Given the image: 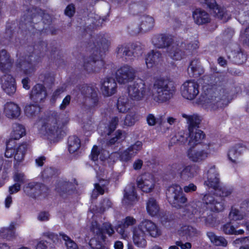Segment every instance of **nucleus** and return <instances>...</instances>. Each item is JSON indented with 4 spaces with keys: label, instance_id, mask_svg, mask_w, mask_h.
Wrapping results in <instances>:
<instances>
[{
    "label": "nucleus",
    "instance_id": "nucleus-1",
    "mask_svg": "<svg viewBox=\"0 0 249 249\" xmlns=\"http://www.w3.org/2000/svg\"><path fill=\"white\" fill-rule=\"evenodd\" d=\"M202 201L203 204L199 201L190 202L185 206L183 215L193 221L200 219L206 224L213 226L216 218L211 212L223 211L225 209L224 201L220 197L208 194L203 196Z\"/></svg>",
    "mask_w": 249,
    "mask_h": 249
},
{
    "label": "nucleus",
    "instance_id": "nucleus-2",
    "mask_svg": "<svg viewBox=\"0 0 249 249\" xmlns=\"http://www.w3.org/2000/svg\"><path fill=\"white\" fill-rule=\"evenodd\" d=\"M214 88L210 90V94L206 99L208 106L215 110L224 106L227 95L229 93V88L227 78L220 73H215L211 77Z\"/></svg>",
    "mask_w": 249,
    "mask_h": 249
},
{
    "label": "nucleus",
    "instance_id": "nucleus-3",
    "mask_svg": "<svg viewBox=\"0 0 249 249\" xmlns=\"http://www.w3.org/2000/svg\"><path fill=\"white\" fill-rule=\"evenodd\" d=\"M69 121V117L67 114L53 112L39 122L41 125L40 133L50 139L57 138Z\"/></svg>",
    "mask_w": 249,
    "mask_h": 249
},
{
    "label": "nucleus",
    "instance_id": "nucleus-4",
    "mask_svg": "<svg viewBox=\"0 0 249 249\" xmlns=\"http://www.w3.org/2000/svg\"><path fill=\"white\" fill-rule=\"evenodd\" d=\"M133 242L135 245L140 248L146 246V234L153 237L160 235L161 231L157 225L151 220L144 219L136 226L132 228Z\"/></svg>",
    "mask_w": 249,
    "mask_h": 249
},
{
    "label": "nucleus",
    "instance_id": "nucleus-5",
    "mask_svg": "<svg viewBox=\"0 0 249 249\" xmlns=\"http://www.w3.org/2000/svg\"><path fill=\"white\" fill-rule=\"evenodd\" d=\"M176 92L175 83L169 78H160L155 81L152 96L156 102L163 103L169 101Z\"/></svg>",
    "mask_w": 249,
    "mask_h": 249
},
{
    "label": "nucleus",
    "instance_id": "nucleus-6",
    "mask_svg": "<svg viewBox=\"0 0 249 249\" xmlns=\"http://www.w3.org/2000/svg\"><path fill=\"white\" fill-rule=\"evenodd\" d=\"M183 118L186 119L189 132L188 145L194 147L202 143L205 135L203 132L198 129L201 119L197 114L187 115L182 114Z\"/></svg>",
    "mask_w": 249,
    "mask_h": 249
},
{
    "label": "nucleus",
    "instance_id": "nucleus-7",
    "mask_svg": "<svg viewBox=\"0 0 249 249\" xmlns=\"http://www.w3.org/2000/svg\"><path fill=\"white\" fill-rule=\"evenodd\" d=\"M207 179L204 184L210 189H212L222 197H226L231 194L233 189L230 187H221L220 186L219 174L215 165H212L207 172Z\"/></svg>",
    "mask_w": 249,
    "mask_h": 249
},
{
    "label": "nucleus",
    "instance_id": "nucleus-8",
    "mask_svg": "<svg viewBox=\"0 0 249 249\" xmlns=\"http://www.w3.org/2000/svg\"><path fill=\"white\" fill-rule=\"evenodd\" d=\"M39 61V57L32 53L29 55L19 56L16 61V65L25 74L30 75L35 72Z\"/></svg>",
    "mask_w": 249,
    "mask_h": 249
},
{
    "label": "nucleus",
    "instance_id": "nucleus-9",
    "mask_svg": "<svg viewBox=\"0 0 249 249\" xmlns=\"http://www.w3.org/2000/svg\"><path fill=\"white\" fill-rule=\"evenodd\" d=\"M166 197L169 203L177 209H180L187 201V198L183 193L181 187L177 184H173L167 190Z\"/></svg>",
    "mask_w": 249,
    "mask_h": 249
},
{
    "label": "nucleus",
    "instance_id": "nucleus-10",
    "mask_svg": "<svg viewBox=\"0 0 249 249\" xmlns=\"http://www.w3.org/2000/svg\"><path fill=\"white\" fill-rule=\"evenodd\" d=\"M213 144L211 143L202 145V147H191L187 151V156L192 161L200 162L205 160L212 150Z\"/></svg>",
    "mask_w": 249,
    "mask_h": 249
},
{
    "label": "nucleus",
    "instance_id": "nucleus-11",
    "mask_svg": "<svg viewBox=\"0 0 249 249\" xmlns=\"http://www.w3.org/2000/svg\"><path fill=\"white\" fill-rule=\"evenodd\" d=\"M127 92L130 99L134 101L143 100L150 92V89L144 83H134L128 86Z\"/></svg>",
    "mask_w": 249,
    "mask_h": 249
},
{
    "label": "nucleus",
    "instance_id": "nucleus-12",
    "mask_svg": "<svg viewBox=\"0 0 249 249\" xmlns=\"http://www.w3.org/2000/svg\"><path fill=\"white\" fill-rule=\"evenodd\" d=\"M136 70L128 65L120 67L116 72V78L119 84H125L132 81L136 77Z\"/></svg>",
    "mask_w": 249,
    "mask_h": 249
},
{
    "label": "nucleus",
    "instance_id": "nucleus-13",
    "mask_svg": "<svg viewBox=\"0 0 249 249\" xmlns=\"http://www.w3.org/2000/svg\"><path fill=\"white\" fill-rule=\"evenodd\" d=\"M24 193L30 197L37 198L45 197L47 193L48 188L44 184L36 182H30L23 187Z\"/></svg>",
    "mask_w": 249,
    "mask_h": 249
},
{
    "label": "nucleus",
    "instance_id": "nucleus-14",
    "mask_svg": "<svg viewBox=\"0 0 249 249\" xmlns=\"http://www.w3.org/2000/svg\"><path fill=\"white\" fill-rule=\"evenodd\" d=\"M199 92V85L194 80L186 81L181 87V95L186 99H195Z\"/></svg>",
    "mask_w": 249,
    "mask_h": 249
},
{
    "label": "nucleus",
    "instance_id": "nucleus-15",
    "mask_svg": "<svg viewBox=\"0 0 249 249\" xmlns=\"http://www.w3.org/2000/svg\"><path fill=\"white\" fill-rule=\"evenodd\" d=\"M91 230L98 236V239L104 241V233L106 232L109 236L114 233V230L109 223H105L101 226L96 221H93L91 224Z\"/></svg>",
    "mask_w": 249,
    "mask_h": 249
},
{
    "label": "nucleus",
    "instance_id": "nucleus-16",
    "mask_svg": "<svg viewBox=\"0 0 249 249\" xmlns=\"http://www.w3.org/2000/svg\"><path fill=\"white\" fill-rule=\"evenodd\" d=\"M117 85L113 77L107 76L101 81V91L105 97H110L117 91Z\"/></svg>",
    "mask_w": 249,
    "mask_h": 249
},
{
    "label": "nucleus",
    "instance_id": "nucleus-17",
    "mask_svg": "<svg viewBox=\"0 0 249 249\" xmlns=\"http://www.w3.org/2000/svg\"><path fill=\"white\" fill-rule=\"evenodd\" d=\"M137 184L138 187L142 191L149 193L154 189L155 181L152 175L145 173L137 178Z\"/></svg>",
    "mask_w": 249,
    "mask_h": 249
},
{
    "label": "nucleus",
    "instance_id": "nucleus-18",
    "mask_svg": "<svg viewBox=\"0 0 249 249\" xmlns=\"http://www.w3.org/2000/svg\"><path fill=\"white\" fill-rule=\"evenodd\" d=\"M151 41L155 47L159 49L167 48L168 49L174 43L172 36L164 34L153 36Z\"/></svg>",
    "mask_w": 249,
    "mask_h": 249
},
{
    "label": "nucleus",
    "instance_id": "nucleus-19",
    "mask_svg": "<svg viewBox=\"0 0 249 249\" xmlns=\"http://www.w3.org/2000/svg\"><path fill=\"white\" fill-rule=\"evenodd\" d=\"M246 150V146L243 143H238L230 147L228 153V157L231 162L238 164L241 156Z\"/></svg>",
    "mask_w": 249,
    "mask_h": 249
},
{
    "label": "nucleus",
    "instance_id": "nucleus-20",
    "mask_svg": "<svg viewBox=\"0 0 249 249\" xmlns=\"http://www.w3.org/2000/svg\"><path fill=\"white\" fill-rule=\"evenodd\" d=\"M136 223L137 220L135 218L131 216H127L122 219L121 223L115 227V229L123 238L125 239L128 237L129 234L128 228L135 225Z\"/></svg>",
    "mask_w": 249,
    "mask_h": 249
},
{
    "label": "nucleus",
    "instance_id": "nucleus-21",
    "mask_svg": "<svg viewBox=\"0 0 249 249\" xmlns=\"http://www.w3.org/2000/svg\"><path fill=\"white\" fill-rule=\"evenodd\" d=\"M104 65L102 60L90 56L84 59L83 67L88 73H91L99 71Z\"/></svg>",
    "mask_w": 249,
    "mask_h": 249
},
{
    "label": "nucleus",
    "instance_id": "nucleus-22",
    "mask_svg": "<svg viewBox=\"0 0 249 249\" xmlns=\"http://www.w3.org/2000/svg\"><path fill=\"white\" fill-rule=\"evenodd\" d=\"M185 44L182 43L180 45L177 44L174 42L167 50V52L169 57L174 60L178 61L183 58L186 55H188L186 51L184 49Z\"/></svg>",
    "mask_w": 249,
    "mask_h": 249
},
{
    "label": "nucleus",
    "instance_id": "nucleus-23",
    "mask_svg": "<svg viewBox=\"0 0 249 249\" xmlns=\"http://www.w3.org/2000/svg\"><path fill=\"white\" fill-rule=\"evenodd\" d=\"M132 48L135 50V52H132L130 49V47L128 44H124L122 45H119L116 49V53L117 56L119 57L123 58L125 57L126 58H129L132 56L134 53H141L142 50L141 47L137 44H134L132 45Z\"/></svg>",
    "mask_w": 249,
    "mask_h": 249
},
{
    "label": "nucleus",
    "instance_id": "nucleus-24",
    "mask_svg": "<svg viewBox=\"0 0 249 249\" xmlns=\"http://www.w3.org/2000/svg\"><path fill=\"white\" fill-rule=\"evenodd\" d=\"M138 201L135 186L132 184L127 185L124 190L123 203L127 207L131 206Z\"/></svg>",
    "mask_w": 249,
    "mask_h": 249
},
{
    "label": "nucleus",
    "instance_id": "nucleus-25",
    "mask_svg": "<svg viewBox=\"0 0 249 249\" xmlns=\"http://www.w3.org/2000/svg\"><path fill=\"white\" fill-rule=\"evenodd\" d=\"M47 96V91L45 87L42 84H36L32 88L30 93V99L35 103L43 102Z\"/></svg>",
    "mask_w": 249,
    "mask_h": 249
},
{
    "label": "nucleus",
    "instance_id": "nucleus-26",
    "mask_svg": "<svg viewBox=\"0 0 249 249\" xmlns=\"http://www.w3.org/2000/svg\"><path fill=\"white\" fill-rule=\"evenodd\" d=\"M1 87L8 95H13L16 91L15 80L13 77L8 73L4 74L1 78Z\"/></svg>",
    "mask_w": 249,
    "mask_h": 249
},
{
    "label": "nucleus",
    "instance_id": "nucleus-27",
    "mask_svg": "<svg viewBox=\"0 0 249 249\" xmlns=\"http://www.w3.org/2000/svg\"><path fill=\"white\" fill-rule=\"evenodd\" d=\"M13 64V60L5 50L0 51V70L3 73L10 72Z\"/></svg>",
    "mask_w": 249,
    "mask_h": 249
},
{
    "label": "nucleus",
    "instance_id": "nucleus-28",
    "mask_svg": "<svg viewBox=\"0 0 249 249\" xmlns=\"http://www.w3.org/2000/svg\"><path fill=\"white\" fill-rule=\"evenodd\" d=\"M20 108L14 102H8L4 106L3 112L10 119H17L20 115Z\"/></svg>",
    "mask_w": 249,
    "mask_h": 249
},
{
    "label": "nucleus",
    "instance_id": "nucleus-29",
    "mask_svg": "<svg viewBox=\"0 0 249 249\" xmlns=\"http://www.w3.org/2000/svg\"><path fill=\"white\" fill-rule=\"evenodd\" d=\"M161 53L159 51H151L145 58V63L148 68L153 67L157 64L160 60Z\"/></svg>",
    "mask_w": 249,
    "mask_h": 249
},
{
    "label": "nucleus",
    "instance_id": "nucleus-30",
    "mask_svg": "<svg viewBox=\"0 0 249 249\" xmlns=\"http://www.w3.org/2000/svg\"><path fill=\"white\" fill-rule=\"evenodd\" d=\"M229 58L234 63L240 65L247 60V55L241 49L231 51L228 56Z\"/></svg>",
    "mask_w": 249,
    "mask_h": 249
},
{
    "label": "nucleus",
    "instance_id": "nucleus-31",
    "mask_svg": "<svg viewBox=\"0 0 249 249\" xmlns=\"http://www.w3.org/2000/svg\"><path fill=\"white\" fill-rule=\"evenodd\" d=\"M199 61L197 59H194L191 61L188 68V72L191 77H198L203 72Z\"/></svg>",
    "mask_w": 249,
    "mask_h": 249
},
{
    "label": "nucleus",
    "instance_id": "nucleus-32",
    "mask_svg": "<svg viewBox=\"0 0 249 249\" xmlns=\"http://www.w3.org/2000/svg\"><path fill=\"white\" fill-rule=\"evenodd\" d=\"M35 12H33V14L30 16L28 13V16L26 18L24 19V21L27 24L28 22H37L38 20H42L44 18H47L49 17V15L45 14L44 12L41 9H35ZM29 13V12H28Z\"/></svg>",
    "mask_w": 249,
    "mask_h": 249
},
{
    "label": "nucleus",
    "instance_id": "nucleus-33",
    "mask_svg": "<svg viewBox=\"0 0 249 249\" xmlns=\"http://www.w3.org/2000/svg\"><path fill=\"white\" fill-rule=\"evenodd\" d=\"M193 16L195 22L197 24H205L210 20L209 14L199 9H197L194 12Z\"/></svg>",
    "mask_w": 249,
    "mask_h": 249
},
{
    "label": "nucleus",
    "instance_id": "nucleus-34",
    "mask_svg": "<svg viewBox=\"0 0 249 249\" xmlns=\"http://www.w3.org/2000/svg\"><path fill=\"white\" fill-rule=\"evenodd\" d=\"M146 209L147 213L151 216H156L160 211V207L158 202L153 197H150L147 200Z\"/></svg>",
    "mask_w": 249,
    "mask_h": 249
},
{
    "label": "nucleus",
    "instance_id": "nucleus-35",
    "mask_svg": "<svg viewBox=\"0 0 249 249\" xmlns=\"http://www.w3.org/2000/svg\"><path fill=\"white\" fill-rule=\"evenodd\" d=\"M154 19L149 16H143L141 18V26L142 31L146 32L151 30L154 26Z\"/></svg>",
    "mask_w": 249,
    "mask_h": 249
},
{
    "label": "nucleus",
    "instance_id": "nucleus-36",
    "mask_svg": "<svg viewBox=\"0 0 249 249\" xmlns=\"http://www.w3.org/2000/svg\"><path fill=\"white\" fill-rule=\"evenodd\" d=\"M238 225H234L231 222H229L224 225L222 227L223 232L226 234L229 235H240L244 233V231L242 229L236 230Z\"/></svg>",
    "mask_w": 249,
    "mask_h": 249
},
{
    "label": "nucleus",
    "instance_id": "nucleus-37",
    "mask_svg": "<svg viewBox=\"0 0 249 249\" xmlns=\"http://www.w3.org/2000/svg\"><path fill=\"white\" fill-rule=\"evenodd\" d=\"M81 146L80 139L75 136H70L68 140V150L70 153H74L79 149Z\"/></svg>",
    "mask_w": 249,
    "mask_h": 249
},
{
    "label": "nucleus",
    "instance_id": "nucleus-38",
    "mask_svg": "<svg viewBox=\"0 0 249 249\" xmlns=\"http://www.w3.org/2000/svg\"><path fill=\"white\" fill-rule=\"evenodd\" d=\"M73 188L72 183L64 180L59 181L56 186V191L61 196L69 193Z\"/></svg>",
    "mask_w": 249,
    "mask_h": 249
},
{
    "label": "nucleus",
    "instance_id": "nucleus-39",
    "mask_svg": "<svg viewBox=\"0 0 249 249\" xmlns=\"http://www.w3.org/2000/svg\"><path fill=\"white\" fill-rule=\"evenodd\" d=\"M108 182L107 180H100L98 183L94 184V189L93 190L91 197L96 198L98 195H103L105 192L106 186Z\"/></svg>",
    "mask_w": 249,
    "mask_h": 249
},
{
    "label": "nucleus",
    "instance_id": "nucleus-40",
    "mask_svg": "<svg viewBox=\"0 0 249 249\" xmlns=\"http://www.w3.org/2000/svg\"><path fill=\"white\" fill-rule=\"evenodd\" d=\"M213 12L215 16L222 20L223 22H226L231 18V15L230 11L224 7H217L213 10Z\"/></svg>",
    "mask_w": 249,
    "mask_h": 249
},
{
    "label": "nucleus",
    "instance_id": "nucleus-41",
    "mask_svg": "<svg viewBox=\"0 0 249 249\" xmlns=\"http://www.w3.org/2000/svg\"><path fill=\"white\" fill-rule=\"evenodd\" d=\"M15 224L11 223L8 228H3L0 230V237L10 240L15 236Z\"/></svg>",
    "mask_w": 249,
    "mask_h": 249
},
{
    "label": "nucleus",
    "instance_id": "nucleus-42",
    "mask_svg": "<svg viewBox=\"0 0 249 249\" xmlns=\"http://www.w3.org/2000/svg\"><path fill=\"white\" fill-rule=\"evenodd\" d=\"M117 105L119 111L122 113L128 111L131 107L129 100L126 96H120L118 100Z\"/></svg>",
    "mask_w": 249,
    "mask_h": 249
},
{
    "label": "nucleus",
    "instance_id": "nucleus-43",
    "mask_svg": "<svg viewBox=\"0 0 249 249\" xmlns=\"http://www.w3.org/2000/svg\"><path fill=\"white\" fill-rule=\"evenodd\" d=\"M180 235L186 236L187 238H192L197 234V230L192 226L184 225L182 226L178 231Z\"/></svg>",
    "mask_w": 249,
    "mask_h": 249
},
{
    "label": "nucleus",
    "instance_id": "nucleus-44",
    "mask_svg": "<svg viewBox=\"0 0 249 249\" xmlns=\"http://www.w3.org/2000/svg\"><path fill=\"white\" fill-rule=\"evenodd\" d=\"M111 157H117L122 161L127 162L130 160L134 156L127 148L124 150L119 152L112 153L110 156Z\"/></svg>",
    "mask_w": 249,
    "mask_h": 249
},
{
    "label": "nucleus",
    "instance_id": "nucleus-45",
    "mask_svg": "<svg viewBox=\"0 0 249 249\" xmlns=\"http://www.w3.org/2000/svg\"><path fill=\"white\" fill-rule=\"evenodd\" d=\"M78 89L85 99L93 95V93H97V89L94 86L83 84L80 85Z\"/></svg>",
    "mask_w": 249,
    "mask_h": 249
},
{
    "label": "nucleus",
    "instance_id": "nucleus-46",
    "mask_svg": "<svg viewBox=\"0 0 249 249\" xmlns=\"http://www.w3.org/2000/svg\"><path fill=\"white\" fill-rule=\"evenodd\" d=\"M207 235L211 242L216 246L226 247L227 245V241L224 237L216 235L213 232H208Z\"/></svg>",
    "mask_w": 249,
    "mask_h": 249
},
{
    "label": "nucleus",
    "instance_id": "nucleus-47",
    "mask_svg": "<svg viewBox=\"0 0 249 249\" xmlns=\"http://www.w3.org/2000/svg\"><path fill=\"white\" fill-rule=\"evenodd\" d=\"M197 174L196 167L195 166H187L180 173L181 177L184 179L192 178Z\"/></svg>",
    "mask_w": 249,
    "mask_h": 249
},
{
    "label": "nucleus",
    "instance_id": "nucleus-48",
    "mask_svg": "<svg viewBox=\"0 0 249 249\" xmlns=\"http://www.w3.org/2000/svg\"><path fill=\"white\" fill-rule=\"evenodd\" d=\"M85 106L89 109H94L98 106L99 104V98L97 93L87 97L85 99Z\"/></svg>",
    "mask_w": 249,
    "mask_h": 249
},
{
    "label": "nucleus",
    "instance_id": "nucleus-49",
    "mask_svg": "<svg viewBox=\"0 0 249 249\" xmlns=\"http://www.w3.org/2000/svg\"><path fill=\"white\" fill-rule=\"evenodd\" d=\"M40 108L37 103L30 104L25 107V112L26 115L31 117L38 114L40 112Z\"/></svg>",
    "mask_w": 249,
    "mask_h": 249
},
{
    "label": "nucleus",
    "instance_id": "nucleus-50",
    "mask_svg": "<svg viewBox=\"0 0 249 249\" xmlns=\"http://www.w3.org/2000/svg\"><path fill=\"white\" fill-rule=\"evenodd\" d=\"M187 136L184 130H180L177 132L171 138L170 142L171 144L178 143H184L187 141Z\"/></svg>",
    "mask_w": 249,
    "mask_h": 249
},
{
    "label": "nucleus",
    "instance_id": "nucleus-51",
    "mask_svg": "<svg viewBox=\"0 0 249 249\" xmlns=\"http://www.w3.org/2000/svg\"><path fill=\"white\" fill-rule=\"evenodd\" d=\"M96 41L97 44H94V46L96 47L97 49L99 48L100 50L102 49L103 51H105L107 49L110 44V41L104 36H98L96 39Z\"/></svg>",
    "mask_w": 249,
    "mask_h": 249
},
{
    "label": "nucleus",
    "instance_id": "nucleus-52",
    "mask_svg": "<svg viewBox=\"0 0 249 249\" xmlns=\"http://www.w3.org/2000/svg\"><path fill=\"white\" fill-rule=\"evenodd\" d=\"M140 119L139 115L135 112H130L127 114L124 121V124L127 126H132Z\"/></svg>",
    "mask_w": 249,
    "mask_h": 249
},
{
    "label": "nucleus",
    "instance_id": "nucleus-53",
    "mask_svg": "<svg viewBox=\"0 0 249 249\" xmlns=\"http://www.w3.org/2000/svg\"><path fill=\"white\" fill-rule=\"evenodd\" d=\"M25 134V130L24 127L21 124H16L12 134L14 140L19 139Z\"/></svg>",
    "mask_w": 249,
    "mask_h": 249
},
{
    "label": "nucleus",
    "instance_id": "nucleus-54",
    "mask_svg": "<svg viewBox=\"0 0 249 249\" xmlns=\"http://www.w3.org/2000/svg\"><path fill=\"white\" fill-rule=\"evenodd\" d=\"M25 151L26 147L25 145H21L16 149L14 154V159L17 163H19L22 161Z\"/></svg>",
    "mask_w": 249,
    "mask_h": 249
},
{
    "label": "nucleus",
    "instance_id": "nucleus-55",
    "mask_svg": "<svg viewBox=\"0 0 249 249\" xmlns=\"http://www.w3.org/2000/svg\"><path fill=\"white\" fill-rule=\"evenodd\" d=\"M119 118L118 117H113L111 119L108 127L106 128V130L105 133L107 135H109L111 133L113 132L116 128L118 124Z\"/></svg>",
    "mask_w": 249,
    "mask_h": 249
},
{
    "label": "nucleus",
    "instance_id": "nucleus-56",
    "mask_svg": "<svg viewBox=\"0 0 249 249\" xmlns=\"http://www.w3.org/2000/svg\"><path fill=\"white\" fill-rule=\"evenodd\" d=\"M229 216L232 220H239L243 218L244 213L236 208H232Z\"/></svg>",
    "mask_w": 249,
    "mask_h": 249
},
{
    "label": "nucleus",
    "instance_id": "nucleus-57",
    "mask_svg": "<svg viewBox=\"0 0 249 249\" xmlns=\"http://www.w3.org/2000/svg\"><path fill=\"white\" fill-rule=\"evenodd\" d=\"M60 236L64 240L67 249H78L76 244L68 236L63 233H60Z\"/></svg>",
    "mask_w": 249,
    "mask_h": 249
},
{
    "label": "nucleus",
    "instance_id": "nucleus-58",
    "mask_svg": "<svg viewBox=\"0 0 249 249\" xmlns=\"http://www.w3.org/2000/svg\"><path fill=\"white\" fill-rule=\"evenodd\" d=\"M112 136L111 139L107 142V144L108 146H112L123 140L122 133L120 130H117Z\"/></svg>",
    "mask_w": 249,
    "mask_h": 249
},
{
    "label": "nucleus",
    "instance_id": "nucleus-59",
    "mask_svg": "<svg viewBox=\"0 0 249 249\" xmlns=\"http://www.w3.org/2000/svg\"><path fill=\"white\" fill-rule=\"evenodd\" d=\"M15 140H10L6 143V148L5 152V156L7 158L12 157L15 154L16 149L13 148V146L15 144Z\"/></svg>",
    "mask_w": 249,
    "mask_h": 249
},
{
    "label": "nucleus",
    "instance_id": "nucleus-60",
    "mask_svg": "<svg viewBox=\"0 0 249 249\" xmlns=\"http://www.w3.org/2000/svg\"><path fill=\"white\" fill-rule=\"evenodd\" d=\"M142 143L141 141H137L128 147L134 157L142 150Z\"/></svg>",
    "mask_w": 249,
    "mask_h": 249
},
{
    "label": "nucleus",
    "instance_id": "nucleus-61",
    "mask_svg": "<svg viewBox=\"0 0 249 249\" xmlns=\"http://www.w3.org/2000/svg\"><path fill=\"white\" fill-rule=\"evenodd\" d=\"M198 40H195L187 45L185 44L184 49L186 50V53H187L188 55L190 54L193 51L198 48Z\"/></svg>",
    "mask_w": 249,
    "mask_h": 249
},
{
    "label": "nucleus",
    "instance_id": "nucleus-62",
    "mask_svg": "<svg viewBox=\"0 0 249 249\" xmlns=\"http://www.w3.org/2000/svg\"><path fill=\"white\" fill-rule=\"evenodd\" d=\"M129 32L132 35H137L142 31L141 25L139 23H133L128 26Z\"/></svg>",
    "mask_w": 249,
    "mask_h": 249
},
{
    "label": "nucleus",
    "instance_id": "nucleus-63",
    "mask_svg": "<svg viewBox=\"0 0 249 249\" xmlns=\"http://www.w3.org/2000/svg\"><path fill=\"white\" fill-rule=\"evenodd\" d=\"M13 179L15 183H18L20 184V186L25 182V178L24 175L22 173H16L14 176Z\"/></svg>",
    "mask_w": 249,
    "mask_h": 249
},
{
    "label": "nucleus",
    "instance_id": "nucleus-64",
    "mask_svg": "<svg viewBox=\"0 0 249 249\" xmlns=\"http://www.w3.org/2000/svg\"><path fill=\"white\" fill-rule=\"evenodd\" d=\"M239 242L248 243L245 246H241L239 249H249V236L238 238L233 242L234 244H238Z\"/></svg>",
    "mask_w": 249,
    "mask_h": 249
}]
</instances>
